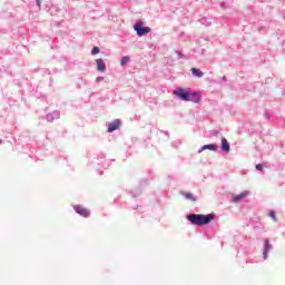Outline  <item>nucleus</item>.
<instances>
[{"mask_svg":"<svg viewBox=\"0 0 285 285\" xmlns=\"http://www.w3.org/2000/svg\"><path fill=\"white\" fill-rule=\"evenodd\" d=\"M175 97H178L180 101H191V104H202V94L199 91H190L188 89L178 87L173 91Z\"/></svg>","mask_w":285,"mask_h":285,"instance_id":"nucleus-1","label":"nucleus"},{"mask_svg":"<svg viewBox=\"0 0 285 285\" xmlns=\"http://www.w3.org/2000/svg\"><path fill=\"white\" fill-rule=\"evenodd\" d=\"M134 30L138 37H144L145 35H148V32H151L150 27H144V22L141 21L135 23Z\"/></svg>","mask_w":285,"mask_h":285,"instance_id":"nucleus-2","label":"nucleus"},{"mask_svg":"<svg viewBox=\"0 0 285 285\" xmlns=\"http://www.w3.org/2000/svg\"><path fill=\"white\" fill-rule=\"evenodd\" d=\"M107 127V132H115V130H119V128H121V120L115 119L111 122H109Z\"/></svg>","mask_w":285,"mask_h":285,"instance_id":"nucleus-3","label":"nucleus"},{"mask_svg":"<svg viewBox=\"0 0 285 285\" xmlns=\"http://www.w3.org/2000/svg\"><path fill=\"white\" fill-rule=\"evenodd\" d=\"M59 117H61V114L59 112V110H55L51 114H48L46 116V119L47 121L52 122L55 121V119H59Z\"/></svg>","mask_w":285,"mask_h":285,"instance_id":"nucleus-4","label":"nucleus"},{"mask_svg":"<svg viewBox=\"0 0 285 285\" xmlns=\"http://www.w3.org/2000/svg\"><path fill=\"white\" fill-rule=\"evenodd\" d=\"M220 149L223 150V153H230V144L225 137L222 138Z\"/></svg>","mask_w":285,"mask_h":285,"instance_id":"nucleus-5","label":"nucleus"},{"mask_svg":"<svg viewBox=\"0 0 285 285\" xmlns=\"http://www.w3.org/2000/svg\"><path fill=\"white\" fill-rule=\"evenodd\" d=\"M96 63L98 72H106V62H104V59H96Z\"/></svg>","mask_w":285,"mask_h":285,"instance_id":"nucleus-6","label":"nucleus"},{"mask_svg":"<svg viewBox=\"0 0 285 285\" xmlns=\"http://www.w3.org/2000/svg\"><path fill=\"white\" fill-rule=\"evenodd\" d=\"M204 150H217V145L215 144H209V145H204L199 150L198 154L204 153Z\"/></svg>","mask_w":285,"mask_h":285,"instance_id":"nucleus-7","label":"nucleus"},{"mask_svg":"<svg viewBox=\"0 0 285 285\" xmlns=\"http://www.w3.org/2000/svg\"><path fill=\"white\" fill-rule=\"evenodd\" d=\"M200 23L202 26H205V28H210V26H213V22L210 21V19L203 17L200 19Z\"/></svg>","mask_w":285,"mask_h":285,"instance_id":"nucleus-8","label":"nucleus"},{"mask_svg":"<svg viewBox=\"0 0 285 285\" xmlns=\"http://www.w3.org/2000/svg\"><path fill=\"white\" fill-rule=\"evenodd\" d=\"M191 75H194V77L202 78V77H204V71H202L197 68H191Z\"/></svg>","mask_w":285,"mask_h":285,"instance_id":"nucleus-9","label":"nucleus"},{"mask_svg":"<svg viewBox=\"0 0 285 285\" xmlns=\"http://www.w3.org/2000/svg\"><path fill=\"white\" fill-rule=\"evenodd\" d=\"M129 61H130V57L129 56H125L120 60V66H126V63H128Z\"/></svg>","mask_w":285,"mask_h":285,"instance_id":"nucleus-10","label":"nucleus"},{"mask_svg":"<svg viewBox=\"0 0 285 285\" xmlns=\"http://www.w3.org/2000/svg\"><path fill=\"white\" fill-rule=\"evenodd\" d=\"M91 55H99V47H94L91 50Z\"/></svg>","mask_w":285,"mask_h":285,"instance_id":"nucleus-11","label":"nucleus"},{"mask_svg":"<svg viewBox=\"0 0 285 285\" xmlns=\"http://www.w3.org/2000/svg\"><path fill=\"white\" fill-rule=\"evenodd\" d=\"M256 170H264V165L262 164L256 165Z\"/></svg>","mask_w":285,"mask_h":285,"instance_id":"nucleus-12","label":"nucleus"},{"mask_svg":"<svg viewBox=\"0 0 285 285\" xmlns=\"http://www.w3.org/2000/svg\"><path fill=\"white\" fill-rule=\"evenodd\" d=\"M176 52H177V55H178L179 59H183L184 53H181L180 51H176Z\"/></svg>","mask_w":285,"mask_h":285,"instance_id":"nucleus-13","label":"nucleus"},{"mask_svg":"<svg viewBox=\"0 0 285 285\" xmlns=\"http://www.w3.org/2000/svg\"><path fill=\"white\" fill-rule=\"evenodd\" d=\"M265 118H266V119H271V112H268V111L265 112Z\"/></svg>","mask_w":285,"mask_h":285,"instance_id":"nucleus-14","label":"nucleus"},{"mask_svg":"<svg viewBox=\"0 0 285 285\" xmlns=\"http://www.w3.org/2000/svg\"><path fill=\"white\" fill-rule=\"evenodd\" d=\"M38 8H41V0H36Z\"/></svg>","mask_w":285,"mask_h":285,"instance_id":"nucleus-15","label":"nucleus"},{"mask_svg":"<svg viewBox=\"0 0 285 285\" xmlns=\"http://www.w3.org/2000/svg\"><path fill=\"white\" fill-rule=\"evenodd\" d=\"M96 81H98V82H99V81H104V77H97V78H96Z\"/></svg>","mask_w":285,"mask_h":285,"instance_id":"nucleus-16","label":"nucleus"},{"mask_svg":"<svg viewBox=\"0 0 285 285\" xmlns=\"http://www.w3.org/2000/svg\"><path fill=\"white\" fill-rule=\"evenodd\" d=\"M212 135H214V137H217V135H219V131H213Z\"/></svg>","mask_w":285,"mask_h":285,"instance_id":"nucleus-17","label":"nucleus"},{"mask_svg":"<svg viewBox=\"0 0 285 285\" xmlns=\"http://www.w3.org/2000/svg\"><path fill=\"white\" fill-rule=\"evenodd\" d=\"M100 158L101 159H106V155L105 154H100Z\"/></svg>","mask_w":285,"mask_h":285,"instance_id":"nucleus-18","label":"nucleus"},{"mask_svg":"<svg viewBox=\"0 0 285 285\" xmlns=\"http://www.w3.org/2000/svg\"><path fill=\"white\" fill-rule=\"evenodd\" d=\"M223 81H227V78H226V76H224V77H223Z\"/></svg>","mask_w":285,"mask_h":285,"instance_id":"nucleus-19","label":"nucleus"},{"mask_svg":"<svg viewBox=\"0 0 285 285\" xmlns=\"http://www.w3.org/2000/svg\"><path fill=\"white\" fill-rule=\"evenodd\" d=\"M164 134H165V135H168V131H165Z\"/></svg>","mask_w":285,"mask_h":285,"instance_id":"nucleus-20","label":"nucleus"},{"mask_svg":"<svg viewBox=\"0 0 285 285\" xmlns=\"http://www.w3.org/2000/svg\"><path fill=\"white\" fill-rule=\"evenodd\" d=\"M0 144H3V140L0 139Z\"/></svg>","mask_w":285,"mask_h":285,"instance_id":"nucleus-21","label":"nucleus"}]
</instances>
